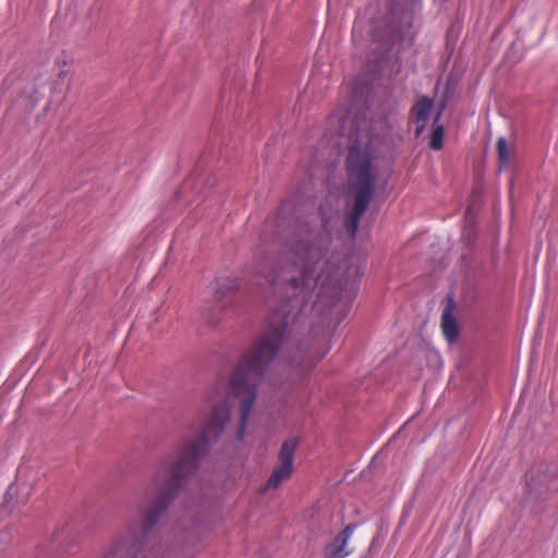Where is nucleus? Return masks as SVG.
Listing matches in <instances>:
<instances>
[{"label":"nucleus","instance_id":"obj_4","mask_svg":"<svg viewBox=\"0 0 558 558\" xmlns=\"http://www.w3.org/2000/svg\"><path fill=\"white\" fill-rule=\"evenodd\" d=\"M529 498L538 499L548 492L558 488L555 470L547 464H537L526 473Z\"/></svg>","mask_w":558,"mask_h":558},{"label":"nucleus","instance_id":"obj_3","mask_svg":"<svg viewBox=\"0 0 558 558\" xmlns=\"http://www.w3.org/2000/svg\"><path fill=\"white\" fill-rule=\"evenodd\" d=\"M409 20V14L398 15L393 11L386 19L366 25L365 17L359 15L353 24L352 40L356 46H363L364 34H367L369 36V50L374 52L372 59L378 61L391 45L405 36V27L410 25Z\"/></svg>","mask_w":558,"mask_h":558},{"label":"nucleus","instance_id":"obj_2","mask_svg":"<svg viewBox=\"0 0 558 558\" xmlns=\"http://www.w3.org/2000/svg\"><path fill=\"white\" fill-rule=\"evenodd\" d=\"M339 135L347 138L348 195L352 210L345 219L351 238H354L361 216L367 209L375 193L385 191L388 175L380 169L371 147V122L365 117L345 116L340 120Z\"/></svg>","mask_w":558,"mask_h":558},{"label":"nucleus","instance_id":"obj_14","mask_svg":"<svg viewBox=\"0 0 558 558\" xmlns=\"http://www.w3.org/2000/svg\"><path fill=\"white\" fill-rule=\"evenodd\" d=\"M207 319H208V322H209L210 324H213V325H215V324H216V320H215V319H213L211 317H208Z\"/></svg>","mask_w":558,"mask_h":558},{"label":"nucleus","instance_id":"obj_13","mask_svg":"<svg viewBox=\"0 0 558 558\" xmlns=\"http://www.w3.org/2000/svg\"><path fill=\"white\" fill-rule=\"evenodd\" d=\"M355 529V525L354 524H349L347 525L340 533L338 536L342 537L343 539H350L353 531Z\"/></svg>","mask_w":558,"mask_h":558},{"label":"nucleus","instance_id":"obj_5","mask_svg":"<svg viewBox=\"0 0 558 558\" xmlns=\"http://www.w3.org/2000/svg\"><path fill=\"white\" fill-rule=\"evenodd\" d=\"M296 446L298 440L294 438L288 439L282 444L279 452L280 464L272 471L265 485V489H275L291 476Z\"/></svg>","mask_w":558,"mask_h":558},{"label":"nucleus","instance_id":"obj_15","mask_svg":"<svg viewBox=\"0 0 558 558\" xmlns=\"http://www.w3.org/2000/svg\"><path fill=\"white\" fill-rule=\"evenodd\" d=\"M471 213H472V207L470 206V207H468V209H466V214H468V215H470Z\"/></svg>","mask_w":558,"mask_h":558},{"label":"nucleus","instance_id":"obj_6","mask_svg":"<svg viewBox=\"0 0 558 558\" xmlns=\"http://www.w3.org/2000/svg\"><path fill=\"white\" fill-rule=\"evenodd\" d=\"M433 109V102L428 98L421 99L416 106H415V119L417 123L416 128V134H421L424 130V122L427 120V118L430 114V111Z\"/></svg>","mask_w":558,"mask_h":558},{"label":"nucleus","instance_id":"obj_8","mask_svg":"<svg viewBox=\"0 0 558 558\" xmlns=\"http://www.w3.org/2000/svg\"><path fill=\"white\" fill-rule=\"evenodd\" d=\"M441 328L449 343H452L457 340L458 327L454 317L450 314L449 311H445L442 313Z\"/></svg>","mask_w":558,"mask_h":558},{"label":"nucleus","instance_id":"obj_12","mask_svg":"<svg viewBox=\"0 0 558 558\" xmlns=\"http://www.w3.org/2000/svg\"><path fill=\"white\" fill-rule=\"evenodd\" d=\"M270 266V262L268 258H263L260 265H255V271L260 276H268V269Z\"/></svg>","mask_w":558,"mask_h":558},{"label":"nucleus","instance_id":"obj_10","mask_svg":"<svg viewBox=\"0 0 558 558\" xmlns=\"http://www.w3.org/2000/svg\"><path fill=\"white\" fill-rule=\"evenodd\" d=\"M497 153L500 167H506L509 162V147L505 137H499L497 141Z\"/></svg>","mask_w":558,"mask_h":558},{"label":"nucleus","instance_id":"obj_7","mask_svg":"<svg viewBox=\"0 0 558 558\" xmlns=\"http://www.w3.org/2000/svg\"><path fill=\"white\" fill-rule=\"evenodd\" d=\"M348 539L337 536L325 548L327 558H343L350 555L351 550L347 549Z\"/></svg>","mask_w":558,"mask_h":558},{"label":"nucleus","instance_id":"obj_9","mask_svg":"<svg viewBox=\"0 0 558 558\" xmlns=\"http://www.w3.org/2000/svg\"><path fill=\"white\" fill-rule=\"evenodd\" d=\"M440 114H441V112L439 111L435 117V120H434L435 128L430 134V140H429V146H430V148H433L435 150H439L444 144V134H445L444 126L441 124H437V122L440 119Z\"/></svg>","mask_w":558,"mask_h":558},{"label":"nucleus","instance_id":"obj_11","mask_svg":"<svg viewBox=\"0 0 558 558\" xmlns=\"http://www.w3.org/2000/svg\"><path fill=\"white\" fill-rule=\"evenodd\" d=\"M187 530V527L182 523H179L177 524L175 526H173L172 531H171V539H167V547L168 545L171 543V544H181L183 542H185L186 537L184 535V532Z\"/></svg>","mask_w":558,"mask_h":558},{"label":"nucleus","instance_id":"obj_1","mask_svg":"<svg viewBox=\"0 0 558 558\" xmlns=\"http://www.w3.org/2000/svg\"><path fill=\"white\" fill-rule=\"evenodd\" d=\"M338 302H287L274 314L267 331L242 353L228 383L227 392L217 389L209 396L213 413L199 434L185 439L158 464L149 486L148 500L125 522L119 537L102 558H163L162 542L154 527L165 514L179 490L197 471L199 460L208 446L231 425V411L238 407L240 418L235 438H244L246 424L262 384L274 360L282 353L286 363L296 374L308 372L324 356L310 350L307 341H300L290 351L296 325L307 314L327 316Z\"/></svg>","mask_w":558,"mask_h":558}]
</instances>
